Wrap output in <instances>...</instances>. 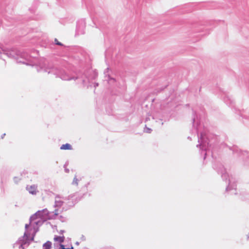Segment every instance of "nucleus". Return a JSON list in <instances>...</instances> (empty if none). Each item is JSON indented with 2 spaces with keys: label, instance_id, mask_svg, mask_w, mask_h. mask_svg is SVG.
Returning a JSON list of instances; mask_svg holds the SVG:
<instances>
[{
  "label": "nucleus",
  "instance_id": "obj_1",
  "mask_svg": "<svg viewBox=\"0 0 249 249\" xmlns=\"http://www.w3.org/2000/svg\"><path fill=\"white\" fill-rule=\"evenodd\" d=\"M27 189L30 193L33 195L36 194L37 192V187L34 185L27 187Z\"/></svg>",
  "mask_w": 249,
  "mask_h": 249
},
{
  "label": "nucleus",
  "instance_id": "obj_2",
  "mask_svg": "<svg viewBox=\"0 0 249 249\" xmlns=\"http://www.w3.org/2000/svg\"><path fill=\"white\" fill-rule=\"evenodd\" d=\"M60 149L61 150H71L72 146L69 143H66L64 144H62L60 147Z\"/></svg>",
  "mask_w": 249,
  "mask_h": 249
},
{
  "label": "nucleus",
  "instance_id": "obj_3",
  "mask_svg": "<svg viewBox=\"0 0 249 249\" xmlns=\"http://www.w3.org/2000/svg\"><path fill=\"white\" fill-rule=\"evenodd\" d=\"M64 237L63 236H55L54 237V240L55 242L61 243L64 242Z\"/></svg>",
  "mask_w": 249,
  "mask_h": 249
},
{
  "label": "nucleus",
  "instance_id": "obj_4",
  "mask_svg": "<svg viewBox=\"0 0 249 249\" xmlns=\"http://www.w3.org/2000/svg\"><path fill=\"white\" fill-rule=\"evenodd\" d=\"M52 243L50 241L46 242L43 246V249H51Z\"/></svg>",
  "mask_w": 249,
  "mask_h": 249
},
{
  "label": "nucleus",
  "instance_id": "obj_5",
  "mask_svg": "<svg viewBox=\"0 0 249 249\" xmlns=\"http://www.w3.org/2000/svg\"><path fill=\"white\" fill-rule=\"evenodd\" d=\"M115 82V79L113 78L109 77L108 78V83H113Z\"/></svg>",
  "mask_w": 249,
  "mask_h": 249
},
{
  "label": "nucleus",
  "instance_id": "obj_6",
  "mask_svg": "<svg viewBox=\"0 0 249 249\" xmlns=\"http://www.w3.org/2000/svg\"><path fill=\"white\" fill-rule=\"evenodd\" d=\"M61 249H73V248L71 247V248H65L63 245H60Z\"/></svg>",
  "mask_w": 249,
  "mask_h": 249
},
{
  "label": "nucleus",
  "instance_id": "obj_7",
  "mask_svg": "<svg viewBox=\"0 0 249 249\" xmlns=\"http://www.w3.org/2000/svg\"><path fill=\"white\" fill-rule=\"evenodd\" d=\"M63 203V202L60 201H56V205L57 206H61Z\"/></svg>",
  "mask_w": 249,
  "mask_h": 249
},
{
  "label": "nucleus",
  "instance_id": "obj_8",
  "mask_svg": "<svg viewBox=\"0 0 249 249\" xmlns=\"http://www.w3.org/2000/svg\"><path fill=\"white\" fill-rule=\"evenodd\" d=\"M55 42L56 43V44L58 45H60V46H61L62 45V44L60 42H59L57 39H55Z\"/></svg>",
  "mask_w": 249,
  "mask_h": 249
},
{
  "label": "nucleus",
  "instance_id": "obj_9",
  "mask_svg": "<svg viewBox=\"0 0 249 249\" xmlns=\"http://www.w3.org/2000/svg\"><path fill=\"white\" fill-rule=\"evenodd\" d=\"M73 182H75V183L77 185L78 184V180L77 178H74L73 179Z\"/></svg>",
  "mask_w": 249,
  "mask_h": 249
},
{
  "label": "nucleus",
  "instance_id": "obj_10",
  "mask_svg": "<svg viewBox=\"0 0 249 249\" xmlns=\"http://www.w3.org/2000/svg\"><path fill=\"white\" fill-rule=\"evenodd\" d=\"M28 227V225L26 224V225H25L26 229H27Z\"/></svg>",
  "mask_w": 249,
  "mask_h": 249
}]
</instances>
